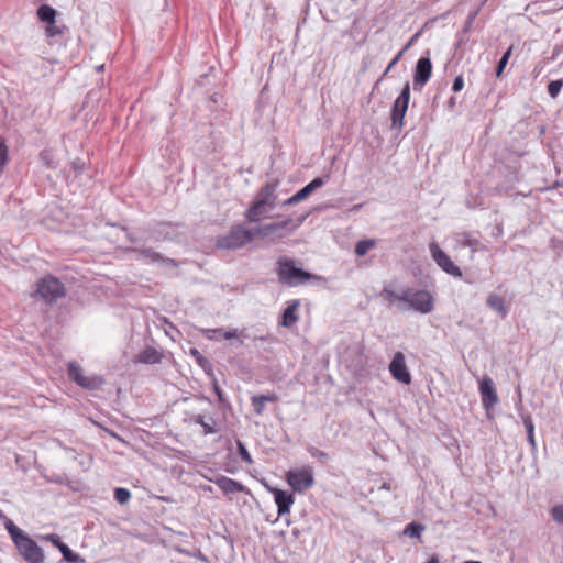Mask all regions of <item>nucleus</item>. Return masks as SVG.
I'll return each instance as SVG.
<instances>
[{
    "instance_id": "obj_1",
    "label": "nucleus",
    "mask_w": 563,
    "mask_h": 563,
    "mask_svg": "<svg viewBox=\"0 0 563 563\" xmlns=\"http://www.w3.org/2000/svg\"><path fill=\"white\" fill-rule=\"evenodd\" d=\"M276 273L279 283L289 287L303 285L310 280L318 283H325L327 278L323 276L311 274L302 268L296 266L292 258L280 256L277 261Z\"/></svg>"
},
{
    "instance_id": "obj_2",
    "label": "nucleus",
    "mask_w": 563,
    "mask_h": 563,
    "mask_svg": "<svg viewBox=\"0 0 563 563\" xmlns=\"http://www.w3.org/2000/svg\"><path fill=\"white\" fill-rule=\"evenodd\" d=\"M253 240L252 229H247L244 224H236L217 239L216 246L222 250H238Z\"/></svg>"
},
{
    "instance_id": "obj_3",
    "label": "nucleus",
    "mask_w": 563,
    "mask_h": 563,
    "mask_svg": "<svg viewBox=\"0 0 563 563\" xmlns=\"http://www.w3.org/2000/svg\"><path fill=\"white\" fill-rule=\"evenodd\" d=\"M399 301L407 302L411 309L423 314L429 313L434 309L433 298L427 290H413L411 288H406L401 291Z\"/></svg>"
},
{
    "instance_id": "obj_4",
    "label": "nucleus",
    "mask_w": 563,
    "mask_h": 563,
    "mask_svg": "<svg viewBox=\"0 0 563 563\" xmlns=\"http://www.w3.org/2000/svg\"><path fill=\"white\" fill-rule=\"evenodd\" d=\"M36 285V295L47 303H53L66 296L64 285L54 276H46L40 279Z\"/></svg>"
},
{
    "instance_id": "obj_5",
    "label": "nucleus",
    "mask_w": 563,
    "mask_h": 563,
    "mask_svg": "<svg viewBox=\"0 0 563 563\" xmlns=\"http://www.w3.org/2000/svg\"><path fill=\"white\" fill-rule=\"evenodd\" d=\"M410 100V85L406 82L400 95L396 98L390 111V128L401 130Z\"/></svg>"
},
{
    "instance_id": "obj_6",
    "label": "nucleus",
    "mask_w": 563,
    "mask_h": 563,
    "mask_svg": "<svg viewBox=\"0 0 563 563\" xmlns=\"http://www.w3.org/2000/svg\"><path fill=\"white\" fill-rule=\"evenodd\" d=\"M67 375L71 382L88 390L99 389L103 384V379L98 375L85 376L81 366L76 362L68 363Z\"/></svg>"
},
{
    "instance_id": "obj_7",
    "label": "nucleus",
    "mask_w": 563,
    "mask_h": 563,
    "mask_svg": "<svg viewBox=\"0 0 563 563\" xmlns=\"http://www.w3.org/2000/svg\"><path fill=\"white\" fill-rule=\"evenodd\" d=\"M288 484L294 490L302 493L314 484L313 470L311 466L290 470L286 473Z\"/></svg>"
},
{
    "instance_id": "obj_8",
    "label": "nucleus",
    "mask_w": 563,
    "mask_h": 563,
    "mask_svg": "<svg viewBox=\"0 0 563 563\" xmlns=\"http://www.w3.org/2000/svg\"><path fill=\"white\" fill-rule=\"evenodd\" d=\"M20 555L27 563H44V553L42 548L27 534H24L21 539L15 540L14 543Z\"/></svg>"
},
{
    "instance_id": "obj_9",
    "label": "nucleus",
    "mask_w": 563,
    "mask_h": 563,
    "mask_svg": "<svg viewBox=\"0 0 563 563\" xmlns=\"http://www.w3.org/2000/svg\"><path fill=\"white\" fill-rule=\"evenodd\" d=\"M429 249L433 261L442 271L453 277H462V271L460 267L452 262L450 256L439 246L438 243H430Z\"/></svg>"
},
{
    "instance_id": "obj_10",
    "label": "nucleus",
    "mask_w": 563,
    "mask_h": 563,
    "mask_svg": "<svg viewBox=\"0 0 563 563\" xmlns=\"http://www.w3.org/2000/svg\"><path fill=\"white\" fill-rule=\"evenodd\" d=\"M479 394L482 398L483 408L487 417H490L492 408L498 404L499 398L494 386L493 379L488 375H484L479 380Z\"/></svg>"
},
{
    "instance_id": "obj_11",
    "label": "nucleus",
    "mask_w": 563,
    "mask_h": 563,
    "mask_svg": "<svg viewBox=\"0 0 563 563\" xmlns=\"http://www.w3.org/2000/svg\"><path fill=\"white\" fill-rule=\"evenodd\" d=\"M427 51L426 56H421L413 70V89L420 91L429 81L432 74V63Z\"/></svg>"
},
{
    "instance_id": "obj_12",
    "label": "nucleus",
    "mask_w": 563,
    "mask_h": 563,
    "mask_svg": "<svg viewBox=\"0 0 563 563\" xmlns=\"http://www.w3.org/2000/svg\"><path fill=\"white\" fill-rule=\"evenodd\" d=\"M389 371L396 380L402 384H410L411 375L407 368L405 355L401 352L395 353L389 364Z\"/></svg>"
},
{
    "instance_id": "obj_13",
    "label": "nucleus",
    "mask_w": 563,
    "mask_h": 563,
    "mask_svg": "<svg viewBox=\"0 0 563 563\" xmlns=\"http://www.w3.org/2000/svg\"><path fill=\"white\" fill-rule=\"evenodd\" d=\"M278 187V180L266 181L258 191L257 198L254 200L263 207L273 209L276 206V190Z\"/></svg>"
},
{
    "instance_id": "obj_14",
    "label": "nucleus",
    "mask_w": 563,
    "mask_h": 563,
    "mask_svg": "<svg viewBox=\"0 0 563 563\" xmlns=\"http://www.w3.org/2000/svg\"><path fill=\"white\" fill-rule=\"evenodd\" d=\"M133 252L137 253L139 257L146 263H163L173 268L178 267V263L174 258L165 257L151 247H135Z\"/></svg>"
},
{
    "instance_id": "obj_15",
    "label": "nucleus",
    "mask_w": 563,
    "mask_h": 563,
    "mask_svg": "<svg viewBox=\"0 0 563 563\" xmlns=\"http://www.w3.org/2000/svg\"><path fill=\"white\" fill-rule=\"evenodd\" d=\"M45 540L52 542L63 554V559L69 563H85V559L75 553L66 543H64L58 534L51 533L45 536Z\"/></svg>"
},
{
    "instance_id": "obj_16",
    "label": "nucleus",
    "mask_w": 563,
    "mask_h": 563,
    "mask_svg": "<svg viewBox=\"0 0 563 563\" xmlns=\"http://www.w3.org/2000/svg\"><path fill=\"white\" fill-rule=\"evenodd\" d=\"M271 492L274 495V500L277 505V514L279 517L289 514L290 508L295 503V497L292 493L279 489V488H272Z\"/></svg>"
},
{
    "instance_id": "obj_17",
    "label": "nucleus",
    "mask_w": 563,
    "mask_h": 563,
    "mask_svg": "<svg viewBox=\"0 0 563 563\" xmlns=\"http://www.w3.org/2000/svg\"><path fill=\"white\" fill-rule=\"evenodd\" d=\"M300 306L299 300H292L288 303L287 308L283 311L280 324L286 328L292 327L299 319L297 310Z\"/></svg>"
},
{
    "instance_id": "obj_18",
    "label": "nucleus",
    "mask_w": 563,
    "mask_h": 563,
    "mask_svg": "<svg viewBox=\"0 0 563 563\" xmlns=\"http://www.w3.org/2000/svg\"><path fill=\"white\" fill-rule=\"evenodd\" d=\"M290 224H294V220L291 218H287L286 220L280 221V222L267 223V224H264L262 227L254 229L253 230L254 236L255 235H260L263 238L268 236V235L273 234L274 232H276L280 229H284Z\"/></svg>"
},
{
    "instance_id": "obj_19",
    "label": "nucleus",
    "mask_w": 563,
    "mask_h": 563,
    "mask_svg": "<svg viewBox=\"0 0 563 563\" xmlns=\"http://www.w3.org/2000/svg\"><path fill=\"white\" fill-rule=\"evenodd\" d=\"M279 397L275 394L269 395H254L251 398V405L256 416L263 415L266 402H277Z\"/></svg>"
},
{
    "instance_id": "obj_20",
    "label": "nucleus",
    "mask_w": 563,
    "mask_h": 563,
    "mask_svg": "<svg viewBox=\"0 0 563 563\" xmlns=\"http://www.w3.org/2000/svg\"><path fill=\"white\" fill-rule=\"evenodd\" d=\"M216 484L225 494H235L244 490V486L240 482L227 476L218 477Z\"/></svg>"
},
{
    "instance_id": "obj_21",
    "label": "nucleus",
    "mask_w": 563,
    "mask_h": 563,
    "mask_svg": "<svg viewBox=\"0 0 563 563\" xmlns=\"http://www.w3.org/2000/svg\"><path fill=\"white\" fill-rule=\"evenodd\" d=\"M163 355L153 346H146L136 356V362L142 364H157L161 363Z\"/></svg>"
},
{
    "instance_id": "obj_22",
    "label": "nucleus",
    "mask_w": 563,
    "mask_h": 563,
    "mask_svg": "<svg viewBox=\"0 0 563 563\" xmlns=\"http://www.w3.org/2000/svg\"><path fill=\"white\" fill-rule=\"evenodd\" d=\"M486 305L492 310L498 312L501 318H505L508 314V309L505 306L504 299L497 294H489L486 299Z\"/></svg>"
},
{
    "instance_id": "obj_23",
    "label": "nucleus",
    "mask_w": 563,
    "mask_h": 563,
    "mask_svg": "<svg viewBox=\"0 0 563 563\" xmlns=\"http://www.w3.org/2000/svg\"><path fill=\"white\" fill-rule=\"evenodd\" d=\"M203 333H205V336L210 339V340H219L220 338L225 339V340H230V339L239 336V333H238V331L235 329L234 330H228V331L222 329V328H219V329H206V330H203Z\"/></svg>"
},
{
    "instance_id": "obj_24",
    "label": "nucleus",
    "mask_w": 563,
    "mask_h": 563,
    "mask_svg": "<svg viewBox=\"0 0 563 563\" xmlns=\"http://www.w3.org/2000/svg\"><path fill=\"white\" fill-rule=\"evenodd\" d=\"M36 14L41 22L52 24L56 20L57 11L49 4H41L37 8Z\"/></svg>"
},
{
    "instance_id": "obj_25",
    "label": "nucleus",
    "mask_w": 563,
    "mask_h": 563,
    "mask_svg": "<svg viewBox=\"0 0 563 563\" xmlns=\"http://www.w3.org/2000/svg\"><path fill=\"white\" fill-rule=\"evenodd\" d=\"M520 417L522 419V423L525 426V429L527 431V440L529 444L531 445L532 450H536V440H534V424L533 420L530 415H526L520 412Z\"/></svg>"
},
{
    "instance_id": "obj_26",
    "label": "nucleus",
    "mask_w": 563,
    "mask_h": 563,
    "mask_svg": "<svg viewBox=\"0 0 563 563\" xmlns=\"http://www.w3.org/2000/svg\"><path fill=\"white\" fill-rule=\"evenodd\" d=\"M457 236V242L464 247L472 249L473 252L476 251L481 245V241L472 236V234L468 232L459 233Z\"/></svg>"
},
{
    "instance_id": "obj_27",
    "label": "nucleus",
    "mask_w": 563,
    "mask_h": 563,
    "mask_svg": "<svg viewBox=\"0 0 563 563\" xmlns=\"http://www.w3.org/2000/svg\"><path fill=\"white\" fill-rule=\"evenodd\" d=\"M264 207L253 201L250 208L245 211V218L250 222H258L261 220V216L263 213L262 209Z\"/></svg>"
},
{
    "instance_id": "obj_28",
    "label": "nucleus",
    "mask_w": 563,
    "mask_h": 563,
    "mask_svg": "<svg viewBox=\"0 0 563 563\" xmlns=\"http://www.w3.org/2000/svg\"><path fill=\"white\" fill-rule=\"evenodd\" d=\"M189 354L195 358L196 363L206 372L212 369L210 361L203 356L196 347L190 349Z\"/></svg>"
},
{
    "instance_id": "obj_29",
    "label": "nucleus",
    "mask_w": 563,
    "mask_h": 563,
    "mask_svg": "<svg viewBox=\"0 0 563 563\" xmlns=\"http://www.w3.org/2000/svg\"><path fill=\"white\" fill-rule=\"evenodd\" d=\"M424 530V526L422 523L412 521L408 523L404 530V534L410 538H420L422 531Z\"/></svg>"
},
{
    "instance_id": "obj_30",
    "label": "nucleus",
    "mask_w": 563,
    "mask_h": 563,
    "mask_svg": "<svg viewBox=\"0 0 563 563\" xmlns=\"http://www.w3.org/2000/svg\"><path fill=\"white\" fill-rule=\"evenodd\" d=\"M67 31V26L62 24L57 25L56 21L52 24H46L45 34L47 37L63 36Z\"/></svg>"
},
{
    "instance_id": "obj_31",
    "label": "nucleus",
    "mask_w": 563,
    "mask_h": 563,
    "mask_svg": "<svg viewBox=\"0 0 563 563\" xmlns=\"http://www.w3.org/2000/svg\"><path fill=\"white\" fill-rule=\"evenodd\" d=\"M374 246L375 242L373 240H361L355 245V254L357 256H364Z\"/></svg>"
},
{
    "instance_id": "obj_32",
    "label": "nucleus",
    "mask_w": 563,
    "mask_h": 563,
    "mask_svg": "<svg viewBox=\"0 0 563 563\" xmlns=\"http://www.w3.org/2000/svg\"><path fill=\"white\" fill-rule=\"evenodd\" d=\"M5 529L8 530L13 543L15 540L21 539L24 534H26L23 530H21L18 526H15L12 521H8L5 523Z\"/></svg>"
},
{
    "instance_id": "obj_33",
    "label": "nucleus",
    "mask_w": 563,
    "mask_h": 563,
    "mask_svg": "<svg viewBox=\"0 0 563 563\" xmlns=\"http://www.w3.org/2000/svg\"><path fill=\"white\" fill-rule=\"evenodd\" d=\"M114 499L120 504L124 505L131 499V493L129 489L118 487L114 489Z\"/></svg>"
},
{
    "instance_id": "obj_34",
    "label": "nucleus",
    "mask_w": 563,
    "mask_h": 563,
    "mask_svg": "<svg viewBox=\"0 0 563 563\" xmlns=\"http://www.w3.org/2000/svg\"><path fill=\"white\" fill-rule=\"evenodd\" d=\"M511 53H512V46H510L501 56V58L499 59L498 64H497V67H496V76L497 77H500L510 56H511Z\"/></svg>"
},
{
    "instance_id": "obj_35",
    "label": "nucleus",
    "mask_w": 563,
    "mask_h": 563,
    "mask_svg": "<svg viewBox=\"0 0 563 563\" xmlns=\"http://www.w3.org/2000/svg\"><path fill=\"white\" fill-rule=\"evenodd\" d=\"M236 448H238V454L240 455L241 460L243 462H245L246 464H252L253 463L252 456H251L250 452L247 451L246 446L244 445V443L240 440H236Z\"/></svg>"
},
{
    "instance_id": "obj_36",
    "label": "nucleus",
    "mask_w": 563,
    "mask_h": 563,
    "mask_svg": "<svg viewBox=\"0 0 563 563\" xmlns=\"http://www.w3.org/2000/svg\"><path fill=\"white\" fill-rule=\"evenodd\" d=\"M563 87L562 80H553L548 85V93L551 98H556Z\"/></svg>"
},
{
    "instance_id": "obj_37",
    "label": "nucleus",
    "mask_w": 563,
    "mask_h": 563,
    "mask_svg": "<svg viewBox=\"0 0 563 563\" xmlns=\"http://www.w3.org/2000/svg\"><path fill=\"white\" fill-rule=\"evenodd\" d=\"M308 452L310 453V455L317 460H319L322 464L327 463L328 460H329V455L328 453H325L324 451H321L319 450L318 448L316 446H310L308 449Z\"/></svg>"
},
{
    "instance_id": "obj_38",
    "label": "nucleus",
    "mask_w": 563,
    "mask_h": 563,
    "mask_svg": "<svg viewBox=\"0 0 563 563\" xmlns=\"http://www.w3.org/2000/svg\"><path fill=\"white\" fill-rule=\"evenodd\" d=\"M550 515L553 521L563 525V505H555L550 509Z\"/></svg>"
},
{
    "instance_id": "obj_39",
    "label": "nucleus",
    "mask_w": 563,
    "mask_h": 563,
    "mask_svg": "<svg viewBox=\"0 0 563 563\" xmlns=\"http://www.w3.org/2000/svg\"><path fill=\"white\" fill-rule=\"evenodd\" d=\"M379 296L388 301L389 306H391L396 300H399L400 295H397L394 290L389 288H384Z\"/></svg>"
},
{
    "instance_id": "obj_40",
    "label": "nucleus",
    "mask_w": 563,
    "mask_h": 563,
    "mask_svg": "<svg viewBox=\"0 0 563 563\" xmlns=\"http://www.w3.org/2000/svg\"><path fill=\"white\" fill-rule=\"evenodd\" d=\"M478 12H479V9H476V10L471 11L468 13L467 19H466V21L464 23V26L462 29V34L463 35H466L468 33V31L471 30V27H472L476 16H477Z\"/></svg>"
},
{
    "instance_id": "obj_41",
    "label": "nucleus",
    "mask_w": 563,
    "mask_h": 563,
    "mask_svg": "<svg viewBox=\"0 0 563 563\" xmlns=\"http://www.w3.org/2000/svg\"><path fill=\"white\" fill-rule=\"evenodd\" d=\"M210 420L212 423L206 421L205 424L202 426L205 435L213 434L219 431V428L216 427V424H217L216 421L212 418H210Z\"/></svg>"
},
{
    "instance_id": "obj_42",
    "label": "nucleus",
    "mask_w": 563,
    "mask_h": 563,
    "mask_svg": "<svg viewBox=\"0 0 563 563\" xmlns=\"http://www.w3.org/2000/svg\"><path fill=\"white\" fill-rule=\"evenodd\" d=\"M327 178H328V176H325V177H317V178H314L313 180H311L307 185L309 186L311 191H314L316 189L322 187L325 184V179Z\"/></svg>"
},
{
    "instance_id": "obj_43",
    "label": "nucleus",
    "mask_w": 563,
    "mask_h": 563,
    "mask_svg": "<svg viewBox=\"0 0 563 563\" xmlns=\"http://www.w3.org/2000/svg\"><path fill=\"white\" fill-rule=\"evenodd\" d=\"M464 87V78L462 75L456 76L453 80L452 90L454 92H460Z\"/></svg>"
},
{
    "instance_id": "obj_44",
    "label": "nucleus",
    "mask_w": 563,
    "mask_h": 563,
    "mask_svg": "<svg viewBox=\"0 0 563 563\" xmlns=\"http://www.w3.org/2000/svg\"><path fill=\"white\" fill-rule=\"evenodd\" d=\"M402 56V52H399L391 60L390 63L388 64L387 68L385 69V71L383 73V77H385L390 70L391 68L399 62L400 57Z\"/></svg>"
},
{
    "instance_id": "obj_45",
    "label": "nucleus",
    "mask_w": 563,
    "mask_h": 563,
    "mask_svg": "<svg viewBox=\"0 0 563 563\" xmlns=\"http://www.w3.org/2000/svg\"><path fill=\"white\" fill-rule=\"evenodd\" d=\"M189 421L199 426H203L206 422L205 416L197 413V415H190Z\"/></svg>"
},
{
    "instance_id": "obj_46",
    "label": "nucleus",
    "mask_w": 563,
    "mask_h": 563,
    "mask_svg": "<svg viewBox=\"0 0 563 563\" xmlns=\"http://www.w3.org/2000/svg\"><path fill=\"white\" fill-rule=\"evenodd\" d=\"M421 33H422V30L416 32L400 52H402V54H404L407 49H409L411 47V45L419 38Z\"/></svg>"
},
{
    "instance_id": "obj_47",
    "label": "nucleus",
    "mask_w": 563,
    "mask_h": 563,
    "mask_svg": "<svg viewBox=\"0 0 563 563\" xmlns=\"http://www.w3.org/2000/svg\"><path fill=\"white\" fill-rule=\"evenodd\" d=\"M311 189L309 188L308 185H306L305 187H302L300 190H298L296 194H297V197L302 201L305 200L310 194H311Z\"/></svg>"
},
{
    "instance_id": "obj_48",
    "label": "nucleus",
    "mask_w": 563,
    "mask_h": 563,
    "mask_svg": "<svg viewBox=\"0 0 563 563\" xmlns=\"http://www.w3.org/2000/svg\"><path fill=\"white\" fill-rule=\"evenodd\" d=\"M71 167H73V169L75 170L76 174H81L82 170H84V163H81L80 159H75L71 163Z\"/></svg>"
},
{
    "instance_id": "obj_49",
    "label": "nucleus",
    "mask_w": 563,
    "mask_h": 563,
    "mask_svg": "<svg viewBox=\"0 0 563 563\" xmlns=\"http://www.w3.org/2000/svg\"><path fill=\"white\" fill-rule=\"evenodd\" d=\"M301 200L297 197V194L292 195L290 198H288L287 200H285L283 202L284 206H292V205H296L298 202H300Z\"/></svg>"
},
{
    "instance_id": "obj_50",
    "label": "nucleus",
    "mask_w": 563,
    "mask_h": 563,
    "mask_svg": "<svg viewBox=\"0 0 563 563\" xmlns=\"http://www.w3.org/2000/svg\"><path fill=\"white\" fill-rule=\"evenodd\" d=\"M213 390H214L216 395L218 396L219 401H223L224 400L223 391L217 384L213 386Z\"/></svg>"
},
{
    "instance_id": "obj_51",
    "label": "nucleus",
    "mask_w": 563,
    "mask_h": 563,
    "mask_svg": "<svg viewBox=\"0 0 563 563\" xmlns=\"http://www.w3.org/2000/svg\"><path fill=\"white\" fill-rule=\"evenodd\" d=\"M456 106V97H451L448 102H446V107L449 110H453Z\"/></svg>"
},
{
    "instance_id": "obj_52",
    "label": "nucleus",
    "mask_w": 563,
    "mask_h": 563,
    "mask_svg": "<svg viewBox=\"0 0 563 563\" xmlns=\"http://www.w3.org/2000/svg\"><path fill=\"white\" fill-rule=\"evenodd\" d=\"M308 218V213L303 214V216H300L298 219H297V222L292 225L294 229L298 228L301 223H303V221Z\"/></svg>"
},
{
    "instance_id": "obj_53",
    "label": "nucleus",
    "mask_w": 563,
    "mask_h": 563,
    "mask_svg": "<svg viewBox=\"0 0 563 563\" xmlns=\"http://www.w3.org/2000/svg\"><path fill=\"white\" fill-rule=\"evenodd\" d=\"M46 153L45 152H42L40 157L41 159L49 167L54 168V166L51 164V161H48V158L46 157Z\"/></svg>"
},
{
    "instance_id": "obj_54",
    "label": "nucleus",
    "mask_w": 563,
    "mask_h": 563,
    "mask_svg": "<svg viewBox=\"0 0 563 563\" xmlns=\"http://www.w3.org/2000/svg\"><path fill=\"white\" fill-rule=\"evenodd\" d=\"M466 41V35L462 34V31L457 34V46L462 45Z\"/></svg>"
},
{
    "instance_id": "obj_55",
    "label": "nucleus",
    "mask_w": 563,
    "mask_h": 563,
    "mask_svg": "<svg viewBox=\"0 0 563 563\" xmlns=\"http://www.w3.org/2000/svg\"><path fill=\"white\" fill-rule=\"evenodd\" d=\"M427 563H440V560L437 555H432Z\"/></svg>"
},
{
    "instance_id": "obj_56",
    "label": "nucleus",
    "mask_w": 563,
    "mask_h": 563,
    "mask_svg": "<svg viewBox=\"0 0 563 563\" xmlns=\"http://www.w3.org/2000/svg\"><path fill=\"white\" fill-rule=\"evenodd\" d=\"M464 563H481V562H478V561H466Z\"/></svg>"
}]
</instances>
